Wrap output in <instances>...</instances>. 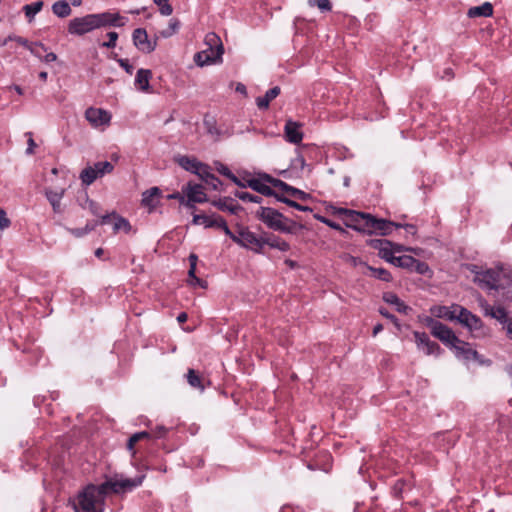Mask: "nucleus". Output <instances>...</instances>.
Masks as SVG:
<instances>
[{"instance_id": "obj_42", "label": "nucleus", "mask_w": 512, "mask_h": 512, "mask_svg": "<svg viewBox=\"0 0 512 512\" xmlns=\"http://www.w3.org/2000/svg\"><path fill=\"white\" fill-rule=\"evenodd\" d=\"M414 338H415V342H416L417 348L419 350H422V348H424L425 345H427L429 343V341H430V339H429L427 334L421 333V332H417V331L414 332Z\"/></svg>"}, {"instance_id": "obj_30", "label": "nucleus", "mask_w": 512, "mask_h": 512, "mask_svg": "<svg viewBox=\"0 0 512 512\" xmlns=\"http://www.w3.org/2000/svg\"><path fill=\"white\" fill-rule=\"evenodd\" d=\"M79 203L83 209L88 210L93 215H98L100 206L98 203L91 200L85 192L82 197L79 198Z\"/></svg>"}, {"instance_id": "obj_53", "label": "nucleus", "mask_w": 512, "mask_h": 512, "mask_svg": "<svg viewBox=\"0 0 512 512\" xmlns=\"http://www.w3.org/2000/svg\"><path fill=\"white\" fill-rule=\"evenodd\" d=\"M10 226V220L6 216L5 211L0 208V230H3L5 228H8Z\"/></svg>"}, {"instance_id": "obj_9", "label": "nucleus", "mask_w": 512, "mask_h": 512, "mask_svg": "<svg viewBox=\"0 0 512 512\" xmlns=\"http://www.w3.org/2000/svg\"><path fill=\"white\" fill-rule=\"evenodd\" d=\"M479 304L486 316H490L499 321L506 330L507 336L512 340V318L503 307H492L484 299H479Z\"/></svg>"}, {"instance_id": "obj_13", "label": "nucleus", "mask_w": 512, "mask_h": 512, "mask_svg": "<svg viewBox=\"0 0 512 512\" xmlns=\"http://www.w3.org/2000/svg\"><path fill=\"white\" fill-rule=\"evenodd\" d=\"M182 191L187 197V208L193 209L196 203H204L208 200L204 187L200 184L187 183L182 187Z\"/></svg>"}, {"instance_id": "obj_14", "label": "nucleus", "mask_w": 512, "mask_h": 512, "mask_svg": "<svg viewBox=\"0 0 512 512\" xmlns=\"http://www.w3.org/2000/svg\"><path fill=\"white\" fill-rule=\"evenodd\" d=\"M135 47L143 53H151L157 46L156 39H150L145 29L137 28L132 34Z\"/></svg>"}, {"instance_id": "obj_47", "label": "nucleus", "mask_w": 512, "mask_h": 512, "mask_svg": "<svg viewBox=\"0 0 512 512\" xmlns=\"http://www.w3.org/2000/svg\"><path fill=\"white\" fill-rule=\"evenodd\" d=\"M412 270H415L417 273L422 275H426L430 272V269L426 263L420 262L416 259Z\"/></svg>"}, {"instance_id": "obj_28", "label": "nucleus", "mask_w": 512, "mask_h": 512, "mask_svg": "<svg viewBox=\"0 0 512 512\" xmlns=\"http://www.w3.org/2000/svg\"><path fill=\"white\" fill-rule=\"evenodd\" d=\"M13 40L17 41L20 45L27 47L36 57H41V51H47V48L42 43L29 44L26 39L15 36H13Z\"/></svg>"}, {"instance_id": "obj_33", "label": "nucleus", "mask_w": 512, "mask_h": 512, "mask_svg": "<svg viewBox=\"0 0 512 512\" xmlns=\"http://www.w3.org/2000/svg\"><path fill=\"white\" fill-rule=\"evenodd\" d=\"M248 186L262 195H272V189L260 179H251Z\"/></svg>"}, {"instance_id": "obj_54", "label": "nucleus", "mask_w": 512, "mask_h": 512, "mask_svg": "<svg viewBox=\"0 0 512 512\" xmlns=\"http://www.w3.org/2000/svg\"><path fill=\"white\" fill-rule=\"evenodd\" d=\"M205 183L213 190H218L221 185V181L214 175L212 177H208V181Z\"/></svg>"}, {"instance_id": "obj_23", "label": "nucleus", "mask_w": 512, "mask_h": 512, "mask_svg": "<svg viewBox=\"0 0 512 512\" xmlns=\"http://www.w3.org/2000/svg\"><path fill=\"white\" fill-rule=\"evenodd\" d=\"M65 190L59 189V190H52V189H46L45 195L49 203L51 204L53 211L55 213H61V200L64 196Z\"/></svg>"}, {"instance_id": "obj_15", "label": "nucleus", "mask_w": 512, "mask_h": 512, "mask_svg": "<svg viewBox=\"0 0 512 512\" xmlns=\"http://www.w3.org/2000/svg\"><path fill=\"white\" fill-rule=\"evenodd\" d=\"M194 225H202L205 228L217 227L224 231V227L227 226L226 222L219 216L195 214L192 220Z\"/></svg>"}, {"instance_id": "obj_11", "label": "nucleus", "mask_w": 512, "mask_h": 512, "mask_svg": "<svg viewBox=\"0 0 512 512\" xmlns=\"http://www.w3.org/2000/svg\"><path fill=\"white\" fill-rule=\"evenodd\" d=\"M85 119L94 128L104 131L111 124L112 114L102 108L89 107L85 111Z\"/></svg>"}, {"instance_id": "obj_44", "label": "nucleus", "mask_w": 512, "mask_h": 512, "mask_svg": "<svg viewBox=\"0 0 512 512\" xmlns=\"http://www.w3.org/2000/svg\"><path fill=\"white\" fill-rule=\"evenodd\" d=\"M423 324L430 329L431 334L436 330V328L441 324V322L437 321L435 317L425 316L422 319Z\"/></svg>"}, {"instance_id": "obj_50", "label": "nucleus", "mask_w": 512, "mask_h": 512, "mask_svg": "<svg viewBox=\"0 0 512 512\" xmlns=\"http://www.w3.org/2000/svg\"><path fill=\"white\" fill-rule=\"evenodd\" d=\"M167 199L178 200L181 205L187 207V197L185 196V194H183V191L169 194L167 195Z\"/></svg>"}, {"instance_id": "obj_59", "label": "nucleus", "mask_w": 512, "mask_h": 512, "mask_svg": "<svg viewBox=\"0 0 512 512\" xmlns=\"http://www.w3.org/2000/svg\"><path fill=\"white\" fill-rule=\"evenodd\" d=\"M39 59L43 60L46 63L54 62L57 60V55L53 52L46 53L44 57H38Z\"/></svg>"}, {"instance_id": "obj_24", "label": "nucleus", "mask_w": 512, "mask_h": 512, "mask_svg": "<svg viewBox=\"0 0 512 512\" xmlns=\"http://www.w3.org/2000/svg\"><path fill=\"white\" fill-rule=\"evenodd\" d=\"M280 87L275 86L269 89L263 97H258L256 99V105L260 110H266L269 107V104L272 100H274L280 94Z\"/></svg>"}, {"instance_id": "obj_4", "label": "nucleus", "mask_w": 512, "mask_h": 512, "mask_svg": "<svg viewBox=\"0 0 512 512\" xmlns=\"http://www.w3.org/2000/svg\"><path fill=\"white\" fill-rule=\"evenodd\" d=\"M432 335L439 339L445 346L451 348L455 356L464 361L477 360L478 353L468 343L460 340L448 326L440 324Z\"/></svg>"}, {"instance_id": "obj_62", "label": "nucleus", "mask_w": 512, "mask_h": 512, "mask_svg": "<svg viewBox=\"0 0 512 512\" xmlns=\"http://www.w3.org/2000/svg\"><path fill=\"white\" fill-rule=\"evenodd\" d=\"M379 312H380V314H381V315H383L384 317H386V318L390 319L391 321H393V323H394L397 327L399 326L397 319H396L393 315L389 314L385 309L381 308V309H379Z\"/></svg>"}, {"instance_id": "obj_10", "label": "nucleus", "mask_w": 512, "mask_h": 512, "mask_svg": "<svg viewBox=\"0 0 512 512\" xmlns=\"http://www.w3.org/2000/svg\"><path fill=\"white\" fill-rule=\"evenodd\" d=\"M456 309L458 310L456 321L465 326L473 334L474 337H481L486 335L483 323L479 317L472 314L469 310L462 306Z\"/></svg>"}, {"instance_id": "obj_36", "label": "nucleus", "mask_w": 512, "mask_h": 512, "mask_svg": "<svg viewBox=\"0 0 512 512\" xmlns=\"http://www.w3.org/2000/svg\"><path fill=\"white\" fill-rule=\"evenodd\" d=\"M415 263V258L408 255L397 256L394 260V264L397 267L412 269Z\"/></svg>"}, {"instance_id": "obj_58", "label": "nucleus", "mask_w": 512, "mask_h": 512, "mask_svg": "<svg viewBox=\"0 0 512 512\" xmlns=\"http://www.w3.org/2000/svg\"><path fill=\"white\" fill-rule=\"evenodd\" d=\"M284 202H285L286 204H288L289 206H291V207H293V208H295V209H297V210H300V211H308V210H310L308 207H306V206H302V205L298 204V203H297V202H295V201H291V200H284Z\"/></svg>"}, {"instance_id": "obj_17", "label": "nucleus", "mask_w": 512, "mask_h": 512, "mask_svg": "<svg viewBox=\"0 0 512 512\" xmlns=\"http://www.w3.org/2000/svg\"><path fill=\"white\" fill-rule=\"evenodd\" d=\"M284 136L288 142L299 144L303 139L301 124L291 119L287 120L284 127Z\"/></svg>"}, {"instance_id": "obj_41", "label": "nucleus", "mask_w": 512, "mask_h": 512, "mask_svg": "<svg viewBox=\"0 0 512 512\" xmlns=\"http://www.w3.org/2000/svg\"><path fill=\"white\" fill-rule=\"evenodd\" d=\"M217 171L220 174H222V175L228 177L229 179H231L235 184H237L239 186H243L240 183V181L238 180V178L234 174L231 173V171L229 170V168L227 166H225V165H223L221 163H218L217 164Z\"/></svg>"}, {"instance_id": "obj_21", "label": "nucleus", "mask_w": 512, "mask_h": 512, "mask_svg": "<svg viewBox=\"0 0 512 512\" xmlns=\"http://www.w3.org/2000/svg\"><path fill=\"white\" fill-rule=\"evenodd\" d=\"M152 72L149 69H139L135 77V86L142 92H150V79Z\"/></svg>"}, {"instance_id": "obj_27", "label": "nucleus", "mask_w": 512, "mask_h": 512, "mask_svg": "<svg viewBox=\"0 0 512 512\" xmlns=\"http://www.w3.org/2000/svg\"><path fill=\"white\" fill-rule=\"evenodd\" d=\"M175 161L183 169L190 171L192 173H195L196 170L199 168V165L201 164V162H199L197 159L188 156H177L175 158Z\"/></svg>"}, {"instance_id": "obj_61", "label": "nucleus", "mask_w": 512, "mask_h": 512, "mask_svg": "<svg viewBox=\"0 0 512 512\" xmlns=\"http://www.w3.org/2000/svg\"><path fill=\"white\" fill-rule=\"evenodd\" d=\"M400 228H404L406 230V233L409 234V235H416V227L413 225V224H401V227Z\"/></svg>"}, {"instance_id": "obj_1", "label": "nucleus", "mask_w": 512, "mask_h": 512, "mask_svg": "<svg viewBox=\"0 0 512 512\" xmlns=\"http://www.w3.org/2000/svg\"><path fill=\"white\" fill-rule=\"evenodd\" d=\"M144 476L135 479H110L99 486L87 485L69 500L75 512H103L104 502L111 493H121L141 485Z\"/></svg>"}, {"instance_id": "obj_26", "label": "nucleus", "mask_w": 512, "mask_h": 512, "mask_svg": "<svg viewBox=\"0 0 512 512\" xmlns=\"http://www.w3.org/2000/svg\"><path fill=\"white\" fill-rule=\"evenodd\" d=\"M493 13V7L489 2H485L480 6L471 7L467 15L470 18L489 17Z\"/></svg>"}, {"instance_id": "obj_46", "label": "nucleus", "mask_w": 512, "mask_h": 512, "mask_svg": "<svg viewBox=\"0 0 512 512\" xmlns=\"http://www.w3.org/2000/svg\"><path fill=\"white\" fill-rule=\"evenodd\" d=\"M195 174H197L204 182L208 181V177H212L213 174L210 173L208 166L201 163L199 168L196 170Z\"/></svg>"}, {"instance_id": "obj_49", "label": "nucleus", "mask_w": 512, "mask_h": 512, "mask_svg": "<svg viewBox=\"0 0 512 512\" xmlns=\"http://www.w3.org/2000/svg\"><path fill=\"white\" fill-rule=\"evenodd\" d=\"M342 259H343L346 263L350 264V265H351V266H353V267H356V266H358V265H363V266L365 267V265H366V264H365V263H363L359 258L354 257V256L349 255V254H344V255H342Z\"/></svg>"}, {"instance_id": "obj_37", "label": "nucleus", "mask_w": 512, "mask_h": 512, "mask_svg": "<svg viewBox=\"0 0 512 512\" xmlns=\"http://www.w3.org/2000/svg\"><path fill=\"white\" fill-rule=\"evenodd\" d=\"M151 437V433L149 432H146V431H142V432H138V433H135L134 435H132L128 441V444H127V447H128V450L129 451H132V454L134 455L135 454V451L133 450L134 448V445L142 440V439H149Z\"/></svg>"}, {"instance_id": "obj_12", "label": "nucleus", "mask_w": 512, "mask_h": 512, "mask_svg": "<svg viewBox=\"0 0 512 512\" xmlns=\"http://www.w3.org/2000/svg\"><path fill=\"white\" fill-rule=\"evenodd\" d=\"M98 223L99 225L110 224L114 234H130L134 232L130 222L116 213L102 216L101 219L98 220Z\"/></svg>"}, {"instance_id": "obj_43", "label": "nucleus", "mask_w": 512, "mask_h": 512, "mask_svg": "<svg viewBox=\"0 0 512 512\" xmlns=\"http://www.w3.org/2000/svg\"><path fill=\"white\" fill-rule=\"evenodd\" d=\"M308 5L317 6L321 11H330L332 6L329 0H308Z\"/></svg>"}, {"instance_id": "obj_51", "label": "nucleus", "mask_w": 512, "mask_h": 512, "mask_svg": "<svg viewBox=\"0 0 512 512\" xmlns=\"http://www.w3.org/2000/svg\"><path fill=\"white\" fill-rule=\"evenodd\" d=\"M108 36V41L107 42H104L102 44L103 47H106V48H114L116 46V41L118 39V34L116 32H109L107 34Z\"/></svg>"}, {"instance_id": "obj_2", "label": "nucleus", "mask_w": 512, "mask_h": 512, "mask_svg": "<svg viewBox=\"0 0 512 512\" xmlns=\"http://www.w3.org/2000/svg\"><path fill=\"white\" fill-rule=\"evenodd\" d=\"M334 213L343 217L346 226L368 234L379 232L381 235H389L393 227H401V224L345 208H335Z\"/></svg>"}, {"instance_id": "obj_63", "label": "nucleus", "mask_w": 512, "mask_h": 512, "mask_svg": "<svg viewBox=\"0 0 512 512\" xmlns=\"http://www.w3.org/2000/svg\"><path fill=\"white\" fill-rule=\"evenodd\" d=\"M188 283L192 286L198 285V286L204 287L203 281L196 276H193V278H189Z\"/></svg>"}, {"instance_id": "obj_18", "label": "nucleus", "mask_w": 512, "mask_h": 512, "mask_svg": "<svg viewBox=\"0 0 512 512\" xmlns=\"http://www.w3.org/2000/svg\"><path fill=\"white\" fill-rule=\"evenodd\" d=\"M373 247L378 249L381 258L391 264H394V260L397 256L394 255L393 252V242L389 240H375L373 241Z\"/></svg>"}, {"instance_id": "obj_55", "label": "nucleus", "mask_w": 512, "mask_h": 512, "mask_svg": "<svg viewBox=\"0 0 512 512\" xmlns=\"http://www.w3.org/2000/svg\"><path fill=\"white\" fill-rule=\"evenodd\" d=\"M117 62L128 74L133 73L134 67L129 63L127 59H118Z\"/></svg>"}, {"instance_id": "obj_39", "label": "nucleus", "mask_w": 512, "mask_h": 512, "mask_svg": "<svg viewBox=\"0 0 512 512\" xmlns=\"http://www.w3.org/2000/svg\"><path fill=\"white\" fill-rule=\"evenodd\" d=\"M98 177H102L105 174H109L113 171L114 166L108 161L97 162L94 164Z\"/></svg>"}, {"instance_id": "obj_35", "label": "nucleus", "mask_w": 512, "mask_h": 512, "mask_svg": "<svg viewBox=\"0 0 512 512\" xmlns=\"http://www.w3.org/2000/svg\"><path fill=\"white\" fill-rule=\"evenodd\" d=\"M365 268L371 272V276L375 277V278H378L380 280H383V281H390L391 280V275L390 273L383 269V268H374V267H371V266H368V265H365Z\"/></svg>"}, {"instance_id": "obj_5", "label": "nucleus", "mask_w": 512, "mask_h": 512, "mask_svg": "<svg viewBox=\"0 0 512 512\" xmlns=\"http://www.w3.org/2000/svg\"><path fill=\"white\" fill-rule=\"evenodd\" d=\"M204 45L206 48L194 55L196 65L203 67L222 62L224 47L216 33H207L204 38Z\"/></svg>"}, {"instance_id": "obj_64", "label": "nucleus", "mask_w": 512, "mask_h": 512, "mask_svg": "<svg viewBox=\"0 0 512 512\" xmlns=\"http://www.w3.org/2000/svg\"><path fill=\"white\" fill-rule=\"evenodd\" d=\"M236 92L243 94L244 96L247 95V89L246 86L242 83H237L235 87Z\"/></svg>"}, {"instance_id": "obj_29", "label": "nucleus", "mask_w": 512, "mask_h": 512, "mask_svg": "<svg viewBox=\"0 0 512 512\" xmlns=\"http://www.w3.org/2000/svg\"><path fill=\"white\" fill-rule=\"evenodd\" d=\"M52 12L60 18H65L71 14L72 10L67 1L60 0V1H56L52 5Z\"/></svg>"}, {"instance_id": "obj_56", "label": "nucleus", "mask_w": 512, "mask_h": 512, "mask_svg": "<svg viewBox=\"0 0 512 512\" xmlns=\"http://www.w3.org/2000/svg\"><path fill=\"white\" fill-rule=\"evenodd\" d=\"M167 432V429L164 426H157L155 430L152 431L151 435L155 438L163 437Z\"/></svg>"}, {"instance_id": "obj_6", "label": "nucleus", "mask_w": 512, "mask_h": 512, "mask_svg": "<svg viewBox=\"0 0 512 512\" xmlns=\"http://www.w3.org/2000/svg\"><path fill=\"white\" fill-rule=\"evenodd\" d=\"M259 219L266 224L267 227L282 233H295L297 224L290 221L283 214L273 208L261 207L257 212Z\"/></svg>"}, {"instance_id": "obj_31", "label": "nucleus", "mask_w": 512, "mask_h": 512, "mask_svg": "<svg viewBox=\"0 0 512 512\" xmlns=\"http://www.w3.org/2000/svg\"><path fill=\"white\" fill-rule=\"evenodd\" d=\"M43 5H44L43 1L39 0V1H35L30 4H27L23 7V11H24L25 16L29 22H31L34 19L35 15L42 10Z\"/></svg>"}, {"instance_id": "obj_25", "label": "nucleus", "mask_w": 512, "mask_h": 512, "mask_svg": "<svg viewBox=\"0 0 512 512\" xmlns=\"http://www.w3.org/2000/svg\"><path fill=\"white\" fill-rule=\"evenodd\" d=\"M383 300L386 303L394 306L395 309L400 313L406 314L410 310V308L405 305L404 302L396 294L392 292L385 293L383 295Z\"/></svg>"}, {"instance_id": "obj_3", "label": "nucleus", "mask_w": 512, "mask_h": 512, "mask_svg": "<svg viewBox=\"0 0 512 512\" xmlns=\"http://www.w3.org/2000/svg\"><path fill=\"white\" fill-rule=\"evenodd\" d=\"M124 18L118 13L103 12L73 18L68 24V32L73 35H84L95 29L107 26H123Z\"/></svg>"}, {"instance_id": "obj_48", "label": "nucleus", "mask_w": 512, "mask_h": 512, "mask_svg": "<svg viewBox=\"0 0 512 512\" xmlns=\"http://www.w3.org/2000/svg\"><path fill=\"white\" fill-rule=\"evenodd\" d=\"M236 196L238 198L242 199L243 201L255 202V203H259L260 202V198L258 196L250 194V193L245 192V191L236 193Z\"/></svg>"}, {"instance_id": "obj_57", "label": "nucleus", "mask_w": 512, "mask_h": 512, "mask_svg": "<svg viewBox=\"0 0 512 512\" xmlns=\"http://www.w3.org/2000/svg\"><path fill=\"white\" fill-rule=\"evenodd\" d=\"M159 10H160V13H161L162 15H164V16H169V15H171V14H172V12H173V8H172V6H171L169 3H167V4H165V5H161V6L159 7Z\"/></svg>"}, {"instance_id": "obj_8", "label": "nucleus", "mask_w": 512, "mask_h": 512, "mask_svg": "<svg viewBox=\"0 0 512 512\" xmlns=\"http://www.w3.org/2000/svg\"><path fill=\"white\" fill-rule=\"evenodd\" d=\"M468 269L474 274V281L484 288L497 289L501 285L502 270L488 269L480 271L475 265L468 266Z\"/></svg>"}, {"instance_id": "obj_20", "label": "nucleus", "mask_w": 512, "mask_h": 512, "mask_svg": "<svg viewBox=\"0 0 512 512\" xmlns=\"http://www.w3.org/2000/svg\"><path fill=\"white\" fill-rule=\"evenodd\" d=\"M267 181L270 182L275 188L287 193L288 195L297 197L302 200L306 199V197H307V194L305 192H303L299 189H296L294 187H291L281 180L272 179L270 177H267Z\"/></svg>"}, {"instance_id": "obj_60", "label": "nucleus", "mask_w": 512, "mask_h": 512, "mask_svg": "<svg viewBox=\"0 0 512 512\" xmlns=\"http://www.w3.org/2000/svg\"><path fill=\"white\" fill-rule=\"evenodd\" d=\"M26 135H27V136H29V139H28V148H27L26 152H27L28 154H32V153H33V150H34V148H35V146H36V144H35V142H34V140H33V138H32V134H31L30 132L26 133Z\"/></svg>"}, {"instance_id": "obj_7", "label": "nucleus", "mask_w": 512, "mask_h": 512, "mask_svg": "<svg viewBox=\"0 0 512 512\" xmlns=\"http://www.w3.org/2000/svg\"><path fill=\"white\" fill-rule=\"evenodd\" d=\"M224 233L236 244L245 249H250L255 253H261L263 249V241L261 240V237H258L245 226L238 225L235 231H232L228 226H225Z\"/></svg>"}, {"instance_id": "obj_45", "label": "nucleus", "mask_w": 512, "mask_h": 512, "mask_svg": "<svg viewBox=\"0 0 512 512\" xmlns=\"http://www.w3.org/2000/svg\"><path fill=\"white\" fill-rule=\"evenodd\" d=\"M98 225H99L98 221H95L92 223H87L84 229H74V230H72V233L77 237H81V236L89 233L90 231L94 230L95 227Z\"/></svg>"}, {"instance_id": "obj_52", "label": "nucleus", "mask_w": 512, "mask_h": 512, "mask_svg": "<svg viewBox=\"0 0 512 512\" xmlns=\"http://www.w3.org/2000/svg\"><path fill=\"white\" fill-rule=\"evenodd\" d=\"M418 250H419V249H414V248L406 247V246L401 245V244L393 243V252H394V255H395L396 253H400V252H404V251H411V252H414L415 254H417V253H418Z\"/></svg>"}, {"instance_id": "obj_19", "label": "nucleus", "mask_w": 512, "mask_h": 512, "mask_svg": "<svg viewBox=\"0 0 512 512\" xmlns=\"http://www.w3.org/2000/svg\"><path fill=\"white\" fill-rule=\"evenodd\" d=\"M162 192L158 187H152L142 193V205L148 209L149 212L154 211L157 207V198L161 196Z\"/></svg>"}, {"instance_id": "obj_16", "label": "nucleus", "mask_w": 512, "mask_h": 512, "mask_svg": "<svg viewBox=\"0 0 512 512\" xmlns=\"http://www.w3.org/2000/svg\"><path fill=\"white\" fill-rule=\"evenodd\" d=\"M456 308H460V305L453 304L451 306H433L430 308V313L435 318L446 319L449 321H456L458 310Z\"/></svg>"}, {"instance_id": "obj_38", "label": "nucleus", "mask_w": 512, "mask_h": 512, "mask_svg": "<svg viewBox=\"0 0 512 512\" xmlns=\"http://www.w3.org/2000/svg\"><path fill=\"white\" fill-rule=\"evenodd\" d=\"M179 27H180L179 21L176 19H171L168 27L166 29H163L162 31H160L159 35L162 38H169L178 31Z\"/></svg>"}, {"instance_id": "obj_34", "label": "nucleus", "mask_w": 512, "mask_h": 512, "mask_svg": "<svg viewBox=\"0 0 512 512\" xmlns=\"http://www.w3.org/2000/svg\"><path fill=\"white\" fill-rule=\"evenodd\" d=\"M188 383L200 391L204 390L203 379L200 378L193 369H190L187 374Z\"/></svg>"}, {"instance_id": "obj_32", "label": "nucleus", "mask_w": 512, "mask_h": 512, "mask_svg": "<svg viewBox=\"0 0 512 512\" xmlns=\"http://www.w3.org/2000/svg\"><path fill=\"white\" fill-rule=\"evenodd\" d=\"M98 177L96 169L93 166H88L80 173V179L86 186L91 185Z\"/></svg>"}, {"instance_id": "obj_40", "label": "nucleus", "mask_w": 512, "mask_h": 512, "mask_svg": "<svg viewBox=\"0 0 512 512\" xmlns=\"http://www.w3.org/2000/svg\"><path fill=\"white\" fill-rule=\"evenodd\" d=\"M422 351L426 355H434V356H439L442 352L440 346L436 342H433L431 340L429 341V343L427 345H425L424 348H422Z\"/></svg>"}, {"instance_id": "obj_22", "label": "nucleus", "mask_w": 512, "mask_h": 512, "mask_svg": "<svg viewBox=\"0 0 512 512\" xmlns=\"http://www.w3.org/2000/svg\"><path fill=\"white\" fill-rule=\"evenodd\" d=\"M261 240L263 241V246L268 245L269 247L278 249L282 252L290 249L288 242L273 234H265L261 237Z\"/></svg>"}]
</instances>
